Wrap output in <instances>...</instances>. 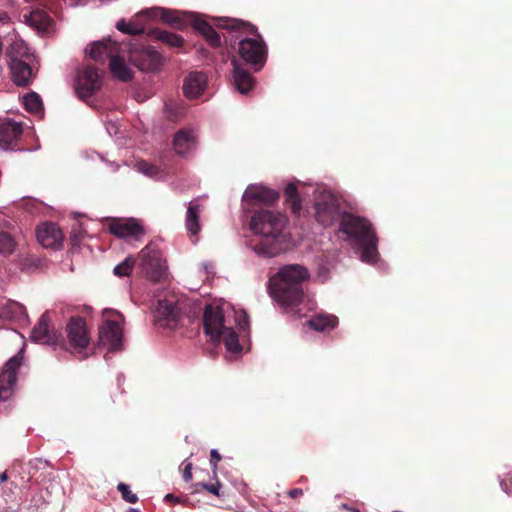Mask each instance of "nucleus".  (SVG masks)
I'll return each mask as SVG.
<instances>
[{"label": "nucleus", "mask_w": 512, "mask_h": 512, "mask_svg": "<svg viewBox=\"0 0 512 512\" xmlns=\"http://www.w3.org/2000/svg\"><path fill=\"white\" fill-rule=\"evenodd\" d=\"M221 459L222 457L219 452L215 449H212L210 452V464L214 471L217 469L218 462H220Z\"/></svg>", "instance_id": "nucleus-40"}, {"label": "nucleus", "mask_w": 512, "mask_h": 512, "mask_svg": "<svg viewBox=\"0 0 512 512\" xmlns=\"http://www.w3.org/2000/svg\"><path fill=\"white\" fill-rule=\"evenodd\" d=\"M303 495V490L301 488H294L288 491V496L291 498H298Z\"/></svg>", "instance_id": "nucleus-43"}, {"label": "nucleus", "mask_w": 512, "mask_h": 512, "mask_svg": "<svg viewBox=\"0 0 512 512\" xmlns=\"http://www.w3.org/2000/svg\"><path fill=\"white\" fill-rule=\"evenodd\" d=\"M214 26L220 29L238 31L245 35H253L257 38H243L239 41L238 53L240 57L251 65L256 66V71L260 70L267 59V47L256 26L235 18H214Z\"/></svg>", "instance_id": "nucleus-3"}, {"label": "nucleus", "mask_w": 512, "mask_h": 512, "mask_svg": "<svg viewBox=\"0 0 512 512\" xmlns=\"http://www.w3.org/2000/svg\"><path fill=\"white\" fill-rule=\"evenodd\" d=\"M129 512H140V511L136 510V509H130Z\"/></svg>", "instance_id": "nucleus-50"}, {"label": "nucleus", "mask_w": 512, "mask_h": 512, "mask_svg": "<svg viewBox=\"0 0 512 512\" xmlns=\"http://www.w3.org/2000/svg\"><path fill=\"white\" fill-rule=\"evenodd\" d=\"M284 196L286 203L290 206L292 213L298 215L302 209V206L297 187L294 183H289L286 186L284 190Z\"/></svg>", "instance_id": "nucleus-29"}, {"label": "nucleus", "mask_w": 512, "mask_h": 512, "mask_svg": "<svg viewBox=\"0 0 512 512\" xmlns=\"http://www.w3.org/2000/svg\"><path fill=\"white\" fill-rule=\"evenodd\" d=\"M108 230L114 236L126 240H140L145 235L144 227L133 218L113 219L109 224Z\"/></svg>", "instance_id": "nucleus-15"}, {"label": "nucleus", "mask_w": 512, "mask_h": 512, "mask_svg": "<svg viewBox=\"0 0 512 512\" xmlns=\"http://www.w3.org/2000/svg\"><path fill=\"white\" fill-rule=\"evenodd\" d=\"M339 229L360 245L361 258L364 262L373 263L377 260L378 238L372 224L366 218L343 212Z\"/></svg>", "instance_id": "nucleus-4"}, {"label": "nucleus", "mask_w": 512, "mask_h": 512, "mask_svg": "<svg viewBox=\"0 0 512 512\" xmlns=\"http://www.w3.org/2000/svg\"><path fill=\"white\" fill-rule=\"evenodd\" d=\"M102 85L101 77L98 69L92 65H86L81 72L78 73L76 92L81 99L91 97L96 93Z\"/></svg>", "instance_id": "nucleus-11"}, {"label": "nucleus", "mask_w": 512, "mask_h": 512, "mask_svg": "<svg viewBox=\"0 0 512 512\" xmlns=\"http://www.w3.org/2000/svg\"><path fill=\"white\" fill-rule=\"evenodd\" d=\"M286 225L287 217L280 212L267 209L255 211L250 220V228L263 238L254 246V251L258 255L266 257L280 254L287 241Z\"/></svg>", "instance_id": "nucleus-1"}, {"label": "nucleus", "mask_w": 512, "mask_h": 512, "mask_svg": "<svg viewBox=\"0 0 512 512\" xmlns=\"http://www.w3.org/2000/svg\"><path fill=\"white\" fill-rule=\"evenodd\" d=\"M191 22L193 28L205 38L210 46L216 48L221 45L220 35L216 32L214 26L207 20L198 15H193Z\"/></svg>", "instance_id": "nucleus-23"}, {"label": "nucleus", "mask_w": 512, "mask_h": 512, "mask_svg": "<svg viewBox=\"0 0 512 512\" xmlns=\"http://www.w3.org/2000/svg\"><path fill=\"white\" fill-rule=\"evenodd\" d=\"M109 68L114 77L123 82L130 81L133 77L131 70L125 64L123 58L117 54L111 58Z\"/></svg>", "instance_id": "nucleus-27"}, {"label": "nucleus", "mask_w": 512, "mask_h": 512, "mask_svg": "<svg viewBox=\"0 0 512 512\" xmlns=\"http://www.w3.org/2000/svg\"><path fill=\"white\" fill-rule=\"evenodd\" d=\"M173 146L178 155H185L196 146V135L190 129L179 130L173 140Z\"/></svg>", "instance_id": "nucleus-24"}, {"label": "nucleus", "mask_w": 512, "mask_h": 512, "mask_svg": "<svg viewBox=\"0 0 512 512\" xmlns=\"http://www.w3.org/2000/svg\"><path fill=\"white\" fill-rule=\"evenodd\" d=\"M164 500L166 502H170V503H180V499L176 496H174L173 494H167L165 497H164Z\"/></svg>", "instance_id": "nucleus-45"}, {"label": "nucleus", "mask_w": 512, "mask_h": 512, "mask_svg": "<svg viewBox=\"0 0 512 512\" xmlns=\"http://www.w3.org/2000/svg\"><path fill=\"white\" fill-rule=\"evenodd\" d=\"M203 327L213 342L222 340L229 352L238 353L242 350L237 333L226 325L222 308L207 305L203 314Z\"/></svg>", "instance_id": "nucleus-5"}, {"label": "nucleus", "mask_w": 512, "mask_h": 512, "mask_svg": "<svg viewBox=\"0 0 512 512\" xmlns=\"http://www.w3.org/2000/svg\"><path fill=\"white\" fill-rule=\"evenodd\" d=\"M233 64V84L234 87L241 93L247 94L250 90L253 89L255 84V79L252 74L242 68V66L238 63V61L234 58L232 60Z\"/></svg>", "instance_id": "nucleus-22"}, {"label": "nucleus", "mask_w": 512, "mask_h": 512, "mask_svg": "<svg viewBox=\"0 0 512 512\" xmlns=\"http://www.w3.org/2000/svg\"><path fill=\"white\" fill-rule=\"evenodd\" d=\"M129 61L143 71L157 70L162 64V57L151 46H142L140 49H132L129 53Z\"/></svg>", "instance_id": "nucleus-13"}, {"label": "nucleus", "mask_w": 512, "mask_h": 512, "mask_svg": "<svg viewBox=\"0 0 512 512\" xmlns=\"http://www.w3.org/2000/svg\"><path fill=\"white\" fill-rule=\"evenodd\" d=\"M192 464L191 463H188L185 468H184V471H183V478L185 481H190L192 479Z\"/></svg>", "instance_id": "nucleus-42"}, {"label": "nucleus", "mask_w": 512, "mask_h": 512, "mask_svg": "<svg viewBox=\"0 0 512 512\" xmlns=\"http://www.w3.org/2000/svg\"><path fill=\"white\" fill-rule=\"evenodd\" d=\"M142 270L146 277L153 282H160L166 273L160 253L150 245L144 247L140 252Z\"/></svg>", "instance_id": "nucleus-10"}, {"label": "nucleus", "mask_w": 512, "mask_h": 512, "mask_svg": "<svg viewBox=\"0 0 512 512\" xmlns=\"http://www.w3.org/2000/svg\"><path fill=\"white\" fill-rule=\"evenodd\" d=\"M116 28L119 31L130 35H139L144 33L143 27L135 26L132 23H126L124 19H121L117 22Z\"/></svg>", "instance_id": "nucleus-35"}, {"label": "nucleus", "mask_w": 512, "mask_h": 512, "mask_svg": "<svg viewBox=\"0 0 512 512\" xmlns=\"http://www.w3.org/2000/svg\"><path fill=\"white\" fill-rule=\"evenodd\" d=\"M89 56L96 62L104 64L106 59L114 57L119 51V44L106 39L103 41L95 42L90 45V49H86Z\"/></svg>", "instance_id": "nucleus-20"}, {"label": "nucleus", "mask_w": 512, "mask_h": 512, "mask_svg": "<svg viewBox=\"0 0 512 512\" xmlns=\"http://www.w3.org/2000/svg\"><path fill=\"white\" fill-rule=\"evenodd\" d=\"M198 485L213 495L220 496L221 483L219 481L214 484L199 483Z\"/></svg>", "instance_id": "nucleus-39"}, {"label": "nucleus", "mask_w": 512, "mask_h": 512, "mask_svg": "<svg viewBox=\"0 0 512 512\" xmlns=\"http://www.w3.org/2000/svg\"><path fill=\"white\" fill-rule=\"evenodd\" d=\"M22 361L23 356L18 353L3 365L0 372V402L7 401L13 395L17 382V372L22 365Z\"/></svg>", "instance_id": "nucleus-9"}, {"label": "nucleus", "mask_w": 512, "mask_h": 512, "mask_svg": "<svg viewBox=\"0 0 512 512\" xmlns=\"http://www.w3.org/2000/svg\"><path fill=\"white\" fill-rule=\"evenodd\" d=\"M105 320L99 327V342L109 351H118L123 345V330L121 323L124 316L114 310H104Z\"/></svg>", "instance_id": "nucleus-6"}, {"label": "nucleus", "mask_w": 512, "mask_h": 512, "mask_svg": "<svg viewBox=\"0 0 512 512\" xmlns=\"http://www.w3.org/2000/svg\"><path fill=\"white\" fill-rule=\"evenodd\" d=\"M117 490L121 493L123 500L126 502L134 504L138 501L137 495L130 490L129 485L120 482L117 485Z\"/></svg>", "instance_id": "nucleus-37"}, {"label": "nucleus", "mask_w": 512, "mask_h": 512, "mask_svg": "<svg viewBox=\"0 0 512 512\" xmlns=\"http://www.w3.org/2000/svg\"><path fill=\"white\" fill-rule=\"evenodd\" d=\"M24 17L26 23L38 31H47L51 26V18L42 10L32 11Z\"/></svg>", "instance_id": "nucleus-26"}, {"label": "nucleus", "mask_w": 512, "mask_h": 512, "mask_svg": "<svg viewBox=\"0 0 512 512\" xmlns=\"http://www.w3.org/2000/svg\"><path fill=\"white\" fill-rule=\"evenodd\" d=\"M207 77L204 73L194 71L184 79L183 93L188 99L198 98L205 90Z\"/></svg>", "instance_id": "nucleus-21"}, {"label": "nucleus", "mask_w": 512, "mask_h": 512, "mask_svg": "<svg viewBox=\"0 0 512 512\" xmlns=\"http://www.w3.org/2000/svg\"><path fill=\"white\" fill-rule=\"evenodd\" d=\"M15 44L12 46L11 51V62H10V70L12 74L13 81L18 86H27L31 83L33 79V70L29 63L25 60H22L20 57H29L26 51L24 52H14Z\"/></svg>", "instance_id": "nucleus-14"}, {"label": "nucleus", "mask_w": 512, "mask_h": 512, "mask_svg": "<svg viewBox=\"0 0 512 512\" xmlns=\"http://www.w3.org/2000/svg\"><path fill=\"white\" fill-rule=\"evenodd\" d=\"M310 326L317 331H324L326 329H333L338 324L336 316L332 315H318L310 320Z\"/></svg>", "instance_id": "nucleus-31"}, {"label": "nucleus", "mask_w": 512, "mask_h": 512, "mask_svg": "<svg viewBox=\"0 0 512 512\" xmlns=\"http://www.w3.org/2000/svg\"><path fill=\"white\" fill-rule=\"evenodd\" d=\"M350 511H351V512H360V510H359V509H357V508H351V509H350Z\"/></svg>", "instance_id": "nucleus-48"}, {"label": "nucleus", "mask_w": 512, "mask_h": 512, "mask_svg": "<svg viewBox=\"0 0 512 512\" xmlns=\"http://www.w3.org/2000/svg\"><path fill=\"white\" fill-rule=\"evenodd\" d=\"M338 199L331 193L321 194L315 202V218L323 227H330L341 220Z\"/></svg>", "instance_id": "nucleus-8"}, {"label": "nucleus", "mask_w": 512, "mask_h": 512, "mask_svg": "<svg viewBox=\"0 0 512 512\" xmlns=\"http://www.w3.org/2000/svg\"><path fill=\"white\" fill-rule=\"evenodd\" d=\"M134 267V260L131 257H127L123 262L115 266L113 272L116 276L124 277L129 276Z\"/></svg>", "instance_id": "nucleus-34"}, {"label": "nucleus", "mask_w": 512, "mask_h": 512, "mask_svg": "<svg viewBox=\"0 0 512 512\" xmlns=\"http://www.w3.org/2000/svg\"><path fill=\"white\" fill-rule=\"evenodd\" d=\"M184 308V300L173 292L165 293L158 299L155 308V321L160 327L175 328Z\"/></svg>", "instance_id": "nucleus-7"}, {"label": "nucleus", "mask_w": 512, "mask_h": 512, "mask_svg": "<svg viewBox=\"0 0 512 512\" xmlns=\"http://www.w3.org/2000/svg\"><path fill=\"white\" fill-rule=\"evenodd\" d=\"M342 507H343L344 509H347V510H350V509H351V508H349L346 504H344Z\"/></svg>", "instance_id": "nucleus-49"}, {"label": "nucleus", "mask_w": 512, "mask_h": 512, "mask_svg": "<svg viewBox=\"0 0 512 512\" xmlns=\"http://www.w3.org/2000/svg\"><path fill=\"white\" fill-rule=\"evenodd\" d=\"M66 334L70 346L79 352L84 350L90 342L86 320L80 316L69 319Z\"/></svg>", "instance_id": "nucleus-12"}, {"label": "nucleus", "mask_w": 512, "mask_h": 512, "mask_svg": "<svg viewBox=\"0 0 512 512\" xmlns=\"http://www.w3.org/2000/svg\"><path fill=\"white\" fill-rule=\"evenodd\" d=\"M310 279L309 270L301 264L283 265L268 281L270 296L280 305L298 306L304 297V284Z\"/></svg>", "instance_id": "nucleus-2"}, {"label": "nucleus", "mask_w": 512, "mask_h": 512, "mask_svg": "<svg viewBox=\"0 0 512 512\" xmlns=\"http://www.w3.org/2000/svg\"><path fill=\"white\" fill-rule=\"evenodd\" d=\"M244 199L250 202L272 205L279 199V193L262 185H250L245 193Z\"/></svg>", "instance_id": "nucleus-19"}, {"label": "nucleus", "mask_w": 512, "mask_h": 512, "mask_svg": "<svg viewBox=\"0 0 512 512\" xmlns=\"http://www.w3.org/2000/svg\"><path fill=\"white\" fill-rule=\"evenodd\" d=\"M239 326L241 329H245L248 326V316L244 312L241 317L239 318Z\"/></svg>", "instance_id": "nucleus-44"}, {"label": "nucleus", "mask_w": 512, "mask_h": 512, "mask_svg": "<svg viewBox=\"0 0 512 512\" xmlns=\"http://www.w3.org/2000/svg\"><path fill=\"white\" fill-rule=\"evenodd\" d=\"M49 314L45 312L34 326L31 332V339L48 345H57L63 341L62 334L49 326Z\"/></svg>", "instance_id": "nucleus-16"}, {"label": "nucleus", "mask_w": 512, "mask_h": 512, "mask_svg": "<svg viewBox=\"0 0 512 512\" xmlns=\"http://www.w3.org/2000/svg\"><path fill=\"white\" fill-rule=\"evenodd\" d=\"M501 487L502 489L508 493V494H512V474H510L508 477L504 478L502 481H501Z\"/></svg>", "instance_id": "nucleus-41"}, {"label": "nucleus", "mask_w": 512, "mask_h": 512, "mask_svg": "<svg viewBox=\"0 0 512 512\" xmlns=\"http://www.w3.org/2000/svg\"><path fill=\"white\" fill-rule=\"evenodd\" d=\"M22 133L21 123L11 119H0V147L3 149H13Z\"/></svg>", "instance_id": "nucleus-18"}, {"label": "nucleus", "mask_w": 512, "mask_h": 512, "mask_svg": "<svg viewBox=\"0 0 512 512\" xmlns=\"http://www.w3.org/2000/svg\"><path fill=\"white\" fill-rule=\"evenodd\" d=\"M25 109L31 113H38L42 110V100L40 96L31 92L24 96Z\"/></svg>", "instance_id": "nucleus-32"}, {"label": "nucleus", "mask_w": 512, "mask_h": 512, "mask_svg": "<svg viewBox=\"0 0 512 512\" xmlns=\"http://www.w3.org/2000/svg\"><path fill=\"white\" fill-rule=\"evenodd\" d=\"M151 34L153 35V37L155 39L165 43L166 45H168L170 47L178 48V47H181L184 43V39L180 35L169 32V31L155 29L152 31Z\"/></svg>", "instance_id": "nucleus-30"}, {"label": "nucleus", "mask_w": 512, "mask_h": 512, "mask_svg": "<svg viewBox=\"0 0 512 512\" xmlns=\"http://www.w3.org/2000/svg\"><path fill=\"white\" fill-rule=\"evenodd\" d=\"M36 236L44 248L59 249L62 247L64 235L56 223L46 222L39 225Z\"/></svg>", "instance_id": "nucleus-17"}, {"label": "nucleus", "mask_w": 512, "mask_h": 512, "mask_svg": "<svg viewBox=\"0 0 512 512\" xmlns=\"http://www.w3.org/2000/svg\"><path fill=\"white\" fill-rule=\"evenodd\" d=\"M16 243L7 232H0V255L7 256L13 253Z\"/></svg>", "instance_id": "nucleus-33"}, {"label": "nucleus", "mask_w": 512, "mask_h": 512, "mask_svg": "<svg viewBox=\"0 0 512 512\" xmlns=\"http://www.w3.org/2000/svg\"><path fill=\"white\" fill-rule=\"evenodd\" d=\"M25 312V308L23 305L17 302H11L7 305V307L3 308L2 314L5 316H11L13 318H18L23 315Z\"/></svg>", "instance_id": "nucleus-36"}, {"label": "nucleus", "mask_w": 512, "mask_h": 512, "mask_svg": "<svg viewBox=\"0 0 512 512\" xmlns=\"http://www.w3.org/2000/svg\"><path fill=\"white\" fill-rule=\"evenodd\" d=\"M155 16L159 17L164 23L169 24L175 29L182 30L186 26L185 20L177 12L165 8H157L154 10Z\"/></svg>", "instance_id": "nucleus-25"}, {"label": "nucleus", "mask_w": 512, "mask_h": 512, "mask_svg": "<svg viewBox=\"0 0 512 512\" xmlns=\"http://www.w3.org/2000/svg\"><path fill=\"white\" fill-rule=\"evenodd\" d=\"M8 479V475L6 472L0 474V482H5Z\"/></svg>", "instance_id": "nucleus-47"}, {"label": "nucleus", "mask_w": 512, "mask_h": 512, "mask_svg": "<svg viewBox=\"0 0 512 512\" xmlns=\"http://www.w3.org/2000/svg\"><path fill=\"white\" fill-rule=\"evenodd\" d=\"M201 206L195 202H190L186 213V228L191 235H197L200 231L199 214Z\"/></svg>", "instance_id": "nucleus-28"}, {"label": "nucleus", "mask_w": 512, "mask_h": 512, "mask_svg": "<svg viewBox=\"0 0 512 512\" xmlns=\"http://www.w3.org/2000/svg\"><path fill=\"white\" fill-rule=\"evenodd\" d=\"M137 168H138V171H140L141 173H143L149 177H154V176L158 175V173H159V168L156 165H153L144 160L139 161L137 163Z\"/></svg>", "instance_id": "nucleus-38"}, {"label": "nucleus", "mask_w": 512, "mask_h": 512, "mask_svg": "<svg viewBox=\"0 0 512 512\" xmlns=\"http://www.w3.org/2000/svg\"><path fill=\"white\" fill-rule=\"evenodd\" d=\"M9 20H10V18L6 12L0 13V22L7 23V22H9Z\"/></svg>", "instance_id": "nucleus-46"}]
</instances>
